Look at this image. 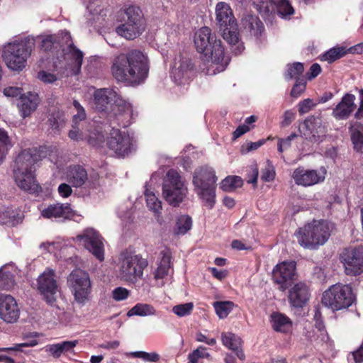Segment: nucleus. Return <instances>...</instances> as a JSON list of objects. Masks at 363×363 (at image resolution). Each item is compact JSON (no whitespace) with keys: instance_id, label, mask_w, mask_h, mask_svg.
Masks as SVG:
<instances>
[{"instance_id":"7c9ffc66","label":"nucleus","mask_w":363,"mask_h":363,"mask_svg":"<svg viewBox=\"0 0 363 363\" xmlns=\"http://www.w3.org/2000/svg\"><path fill=\"white\" fill-rule=\"evenodd\" d=\"M67 180L74 187H81L88 180L86 169L81 166L70 167L67 171Z\"/></svg>"},{"instance_id":"c85d7f7f","label":"nucleus","mask_w":363,"mask_h":363,"mask_svg":"<svg viewBox=\"0 0 363 363\" xmlns=\"http://www.w3.org/2000/svg\"><path fill=\"white\" fill-rule=\"evenodd\" d=\"M145 23L133 24V23L125 22L116 28V32L120 36L127 39L133 40L140 36L145 30Z\"/></svg>"},{"instance_id":"e433bc0d","label":"nucleus","mask_w":363,"mask_h":363,"mask_svg":"<svg viewBox=\"0 0 363 363\" xmlns=\"http://www.w3.org/2000/svg\"><path fill=\"white\" fill-rule=\"evenodd\" d=\"M171 257L167 251H162L158 267L154 273L155 279H162L168 274L170 268Z\"/></svg>"},{"instance_id":"f257e3e1","label":"nucleus","mask_w":363,"mask_h":363,"mask_svg":"<svg viewBox=\"0 0 363 363\" xmlns=\"http://www.w3.org/2000/svg\"><path fill=\"white\" fill-rule=\"evenodd\" d=\"M94 108L99 112L106 113L113 125L125 128L137 117L132 104L113 89H96L94 93Z\"/></svg>"},{"instance_id":"680f3d73","label":"nucleus","mask_w":363,"mask_h":363,"mask_svg":"<svg viewBox=\"0 0 363 363\" xmlns=\"http://www.w3.org/2000/svg\"><path fill=\"white\" fill-rule=\"evenodd\" d=\"M274 177L275 172L274 167L268 163L267 167L262 170L261 179L264 182H270L274 179Z\"/></svg>"},{"instance_id":"f8f14e48","label":"nucleus","mask_w":363,"mask_h":363,"mask_svg":"<svg viewBox=\"0 0 363 363\" xmlns=\"http://www.w3.org/2000/svg\"><path fill=\"white\" fill-rule=\"evenodd\" d=\"M354 300L349 285L336 284L326 290L322 297V303L333 311H339L350 306Z\"/></svg>"},{"instance_id":"20e7f679","label":"nucleus","mask_w":363,"mask_h":363,"mask_svg":"<svg viewBox=\"0 0 363 363\" xmlns=\"http://www.w3.org/2000/svg\"><path fill=\"white\" fill-rule=\"evenodd\" d=\"M36 161L35 149L24 150L16 157L13 169L14 179L17 186L33 194H38L42 191L33 174V165Z\"/></svg>"},{"instance_id":"864d4df0","label":"nucleus","mask_w":363,"mask_h":363,"mask_svg":"<svg viewBox=\"0 0 363 363\" xmlns=\"http://www.w3.org/2000/svg\"><path fill=\"white\" fill-rule=\"evenodd\" d=\"M194 308V304L191 302L185 303L174 306L172 308V312L179 317H183L189 315Z\"/></svg>"},{"instance_id":"e2e57ef3","label":"nucleus","mask_w":363,"mask_h":363,"mask_svg":"<svg viewBox=\"0 0 363 363\" xmlns=\"http://www.w3.org/2000/svg\"><path fill=\"white\" fill-rule=\"evenodd\" d=\"M315 104L311 99H306L298 104V111L300 114H304L310 111Z\"/></svg>"},{"instance_id":"7ed1b4c3","label":"nucleus","mask_w":363,"mask_h":363,"mask_svg":"<svg viewBox=\"0 0 363 363\" xmlns=\"http://www.w3.org/2000/svg\"><path fill=\"white\" fill-rule=\"evenodd\" d=\"M194 43L197 50L203 53L209 63L206 74L213 75L223 72L228 62L225 57L224 48L220 39L211 33V30L206 26L197 30L194 35Z\"/></svg>"},{"instance_id":"c756f323","label":"nucleus","mask_w":363,"mask_h":363,"mask_svg":"<svg viewBox=\"0 0 363 363\" xmlns=\"http://www.w3.org/2000/svg\"><path fill=\"white\" fill-rule=\"evenodd\" d=\"M78 344V340L62 341L56 344L48 345L45 347V351L53 357L59 358L62 354L68 355L74 354V347Z\"/></svg>"},{"instance_id":"f03ea898","label":"nucleus","mask_w":363,"mask_h":363,"mask_svg":"<svg viewBox=\"0 0 363 363\" xmlns=\"http://www.w3.org/2000/svg\"><path fill=\"white\" fill-rule=\"evenodd\" d=\"M111 71L118 82L129 85H138L143 82L147 77V59L138 50L120 53L112 58Z\"/></svg>"},{"instance_id":"79ce46f5","label":"nucleus","mask_w":363,"mask_h":363,"mask_svg":"<svg viewBox=\"0 0 363 363\" xmlns=\"http://www.w3.org/2000/svg\"><path fill=\"white\" fill-rule=\"evenodd\" d=\"M191 218L187 215H182L177 219L174 233L178 235H184L191 228Z\"/></svg>"},{"instance_id":"4468645a","label":"nucleus","mask_w":363,"mask_h":363,"mask_svg":"<svg viewBox=\"0 0 363 363\" xmlns=\"http://www.w3.org/2000/svg\"><path fill=\"white\" fill-rule=\"evenodd\" d=\"M135 140L128 132L113 128L107 139V146L116 157H125L135 149Z\"/></svg>"},{"instance_id":"c03bdc74","label":"nucleus","mask_w":363,"mask_h":363,"mask_svg":"<svg viewBox=\"0 0 363 363\" xmlns=\"http://www.w3.org/2000/svg\"><path fill=\"white\" fill-rule=\"evenodd\" d=\"M242 185V180L238 176H229L224 179L220 185L224 191L230 192Z\"/></svg>"},{"instance_id":"49530a36","label":"nucleus","mask_w":363,"mask_h":363,"mask_svg":"<svg viewBox=\"0 0 363 363\" xmlns=\"http://www.w3.org/2000/svg\"><path fill=\"white\" fill-rule=\"evenodd\" d=\"M347 54V50L345 47H334L326 52L322 57V60L332 63L335 60L342 57Z\"/></svg>"},{"instance_id":"a878e982","label":"nucleus","mask_w":363,"mask_h":363,"mask_svg":"<svg viewBox=\"0 0 363 363\" xmlns=\"http://www.w3.org/2000/svg\"><path fill=\"white\" fill-rule=\"evenodd\" d=\"M40 98L37 93L28 91L21 95L17 103L18 111L23 118L30 116L38 108Z\"/></svg>"},{"instance_id":"2f4dec72","label":"nucleus","mask_w":363,"mask_h":363,"mask_svg":"<svg viewBox=\"0 0 363 363\" xmlns=\"http://www.w3.org/2000/svg\"><path fill=\"white\" fill-rule=\"evenodd\" d=\"M35 43H38L41 50L50 51L58 47L64 46V40L62 38V32L59 35H40L34 38Z\"/></svg>"},{"instance_id":"b1692460","label":"nucleus","mask_w":363,"mask_h":363,"mask_svg":"<svg viewBox=\"0 0 363 363\" xmlns=\"http://www.w3.org/2000/svg\"><path fill=\"white\" fill-rule=\"evenodd\" d=\"M355 100L356 97L354 94H345L333 109V116L337 120L347 119L357 107Z\"/></svg>"},{"instance_id":"423d86ee","label":"nucleus","mask_w":363,"mask_h":363,"mask_svg":"<svg viewBox=\"0 0 363 363\" xmlns=\"http://www.w3.org/2000/svg\"><path fill=\"white\" fill-rule=\"evenodd\" d=\"M217 179L214 169L208 166L197 167L193 173L194 190L209 209L213 208L216 203Z\"/></svg>"},{"instance_id":"0e129e2a","label":"nucleus","mask_w":363,"mask_h":363,"mask_svg":"<svg viewBox=\"0 0 363 363\" xmlns=\"http://www.w3.org/2000/svg\"><path fill=\"white\" fill-rule=\"evenodd\" d=\"M48 122L52 128L58 130L60 129L64 124V120L61 119L59 113L55 115H52L49 119Z\"/></svg>"},{"instance_id":"dca6fc26","label":"nucleus","mask_w":363,"mask_h":363,"mask_svg":"<svg viewBox=\"0 0 363 363\" xmlns=\"http://www.w3.org/2000/svg\"><path fill=\"white\" fill-rule=\"evenodd\" d=\"M296 276V263L294 261L278 263L272 271V279L281 291H285Z\"/></svg>"},{"instance_id":"cd10ccee","label":"nucleus","mask_w":363,"mask_h":363,"mask_svg":"<svg viewBox=\"0 0 363 363\" xmlns=\"http://www.w3.org/2000/svg\"><path fill=\"white\" fill-rule=\"evenodd\" d=\"M221 342L223 346L233 351L240 360L245 359V354L242 349V340L239 336L231 332H223L221 333Z\"/></svg>"},{"instance_id":"4d7b16f0","label":"nucleus","mask_w":363,"mask_h":363,"mask_svg":"<svg viewBox=\"0 0 363 363\" xmlns=\"http://www.w3.org/2000/svg\"><path fill=\"white\" fill-rule=\"evenodd\" d=\"M297 137L296 133H292L286 138H279L278 140L277 149L280 153H282L285 149L289 148L291 145V141Z\"/></svg>"},{"instance_id":"69168bd1","label":"nucleus","mask_w":363,"mask_h":363,"mask_svg":"<svg viewBox=\"0 0 363 363\" xmlns=\"http://www.w3.org/2000/svg\"><path fill=\"white\" fill-rule=\"evenodd\" d=\"M38 78L45 83H52L56 80V77L54 74L45 71L39 72Z\"/></svg>"},{"instance_id":"a19ab883","label":"nucleus","mask_w":363,"mask_h":363,"mask_svg":"<svg viewBox=\"0 0 363 363\" xmlns=\"http://www.w3.org/2000/svg\"><path fill=\"white\" fill-rule=\"evenodd\" d=\"M155 314V309L153 306L147 303H137L127 313L128 317L133 315L147 316Z\"/></svg>"},{"instance_id":"6e6d98bb","label":"nucleus","mask_w":363,"mask_h":363,"mask_svg":"<svg viewBox=\"0 0 363 363\" xmlns=\"http://www.w3.org/2000/svg\"><path fill=\"white\" fill-rule=\"evenodd\" d=\"M253 6L261 15H266L271 11V6L267 0H251Z\"/></svg>"},{"instance_id":"8fccbe9b","label":"nucleus","mask_w":363,"mask_h":363,"mask_svg":"<svg viewBox=\"0 0 363 363\" xmlns=\"http://www.w3.org/2000/svg\"><path fill=\"white\" fill-rule=\"evenodd\" d=\"M210 354L207 352V348L203 346H199L188 356V363H199L200 359L209 358Z\"/></svg>"},{"instance_id":"052dcab7","label":"nucleus","mask_w":363,"mask_h":363,"mask_svg":"<svg viewBox=\"0 0 363 363\" xmlns=\"http://www.w3.org/2000/svg\"><path fill=\"white\" fill-rule=\"evenodd\" d=\"M38 340H32L30 341L25 342L20 344H16L11 347L0 348V351H21L22 347H34L38 345Z\"/></svg>"},{"instance_id":"393cba45","label":"nucleus","mask_w":363,"mask_h":363,"mask_svg":"<svg viewBox=\"0 0 363 363\" xmlns=\"http://www.w3.org/2000/svg\"><path fill=\"white\" fill-rule=\"evenodd\" d=\"M41 216L47 219H67L73 216L68 203H56L48 205L40 210Z\"/></svg>"},{"instance_id":"1a4fd4ad","label":"nucleus","mask_w":363,"mask_h":363,"mask_svg":"<svg viewBox=\"0 0 363 363\" xmlns=\"http://www.w3.org/2000/svg\"><path fill=\"white\" fill-rule=\"evenodd\" d=\"M188 194L185 181L175 170L170 169L164 178L162 188L163 199L174 207L179 206Z\"/></svg>"},{"instance_id":"ea45409f","label":"nucleus","mask_w":363,"mask_h":363,"mask_svg":"<svg viewBox=\"0 0 363 363\" xmlns=\"http://www.w3.org/2000/svg\"><path fill=\"white\" fill-rule=\"evenodd\" d=\"M149 184L145 185V190L144 192L147 206L155 213H159L162 209V203L155 196L154 191L149 188Z\"/></svg>"},{"instance_id":"ddd939ff","label":"nucleus","mask_w":363,"mask_h":363,"mask_svg":"<svg viewBox=\"0 0 363 363\" xmlns=\"http://www.w3.org/2000/svg\"><path fill=\"white\" fill-rule=\"evenodd\" d=\"M67 285L74 301L84 305L89 299L91 293V282L89 274L82 269H74L67 277Z\"/></svg>"},{"instance_id":"72a5a7b5","label":"nucleus","mask_w":363,"mask_h":363,"mask_svg":"<svg viewBox=\"0 0 363 363\" xmlns=\"http://www.w3.org/2000/svg\"><path fill=\"white\" fill-rule=\"evenodd\" d=\"M270 323L272 328L279 333H288L292 327V323L285 315L274 312L270 315Z\"/></svg>"},{"instance_id":"2eb2a0df","label":"nucleus","mask_w":363,"mask_h":363,"mask_svg":"<svg viewBox=\"0 0 363 363\" xmlns=\"http://www.w3.org/2000/svg\"><path fill=\"white\" fill-rule=\"evenodd\" d=\"M37 289L47 303L52 306L55 303L59 286L53 269L47 268L38 276Z\"/></svg>"},{"instance_id":"4be33fe9","label":"nucleus","mask_w":363,"mask_h":363,"mask_svg":"<svg viewBox=\"0 0 363 363\" xmlns=\"http://www.w3.org/2000/svg\"><path fill=\"white\" fill-rule=\"evenodd\" d=\"M299 130L303 137L311 141H318L323 136L325 128L320 124V119L315 117H309L299 126Z\"/></svg>"},{"instance_id":"5fc2aeb1","label":"nucleus","mask_w":363,"mask_h":363,"mask_svg":"<svg viewBox=\"0 0 363 363\" xmlns=\"http://www.w3.org/2000/svg\"><path fill=\"white\" fill-rule=\"evenodd\" d=\"M306 86V81L303 78L296 79V83L293 86L291 96L297 98L305 91Z\"/></svg>"},{"instance_id":"37998d69","label":"nucleus","mask_w":363,"mask_h":363,"mask_svg":"<svg viewBox=\"0 0 363 363\" xmlns=\"http://www.w3.org/2000/svg\"><path fill=\"white\" fill-rule=\"evenodd\" d=\"M269 5L274 4L278 13L282 18H286L294 13V10L288 0H269Z\"/></svg>"},{"instance_id":"39448f33","label":"nucleus","mask_w":363,"mask_h":363,"mask_svg":"<svg viewBox=\"0 0 363 363\" xmlns=\"http://www.w3.org/2000/svg\"><path fill=\"white\" fill-rule=\"evenodd\" d=\"M216 20L223 38L232 45L233 52L236 55L242 52L245 49L240 40L238 23L230 5L225 2H218L215 8Z\"/></svg>"},{"instance_id":"bb28decb","label":"nucleus","mask_w":363,"mask_h":363,"mask_svg":"<svg viewBox=\"0 0 363 363\" xmlns=\"http://www.w3.org/2000/svg\"><path fill=\"white\" fill-rule=\"evenodd\" d=\"M68 136L74 141L86 140L90 145L96 147L101 146L104 142V135L101 133L94 131L86 135L80 129V125H77L76 127L72 125Z\"/></svg>"},{"instance_id":"4c0bfd02","label":"nucleus","mask_w":363,"mask_h":363,"mask_svg":"<svg viewBox=\"0 0 363 363\" xmlns=\"http://www.w3.org/2000/svg\"><path fill=\"white\" fill-rule=\"evenodd\" d=\"M243 23L245 29L255 37L259 36L264 30L263 23L255 16H248Z\"/></svg>"},{"instance_id":"09e8293b","label":"nucleus","mask_w":363,"mask_h":363,"mask_svg":"<svg viewBox=\"0 0 363 363\" xmlns=\"http://www.w3.org/2000/svg\"><path fill=\"white\" fill-rule=\"evenodd\" d=\"M73 106L76 113L72 116V126L76 127L86 120V114L84 107L77 100L73 101Z\"/></svg>"},{"instance_id":"9b49d317","label":"nucleus","mask_w":363,"mask_h":363,"mask_svg":"<svg viewBox=\"0 0 363 363\" xmlns=\"http://www.w3.org/2000/svg\"><path fill=\"white\" fill-rule=\"evenodd\" d=\"M62 38L64 40V46H62V59L58 58L55 62L57 68L69 70L71 74H77L81 69L83 62V53L77 48L72 43L70 33L67 31L62 32Z\"/></svg>"},{"instance_id":"6e6552de","label":"nucleus","mask_w":363,"mask_h":363,"mask_svg":"<svg viewBox=\"0 0 363 363\" xmlns=\"http://www.w3.org/2000/svg\"><path fill=\"white\" fill-rule=\"evenodd\" d=\"M34 37L28 36L20 40L8 43L4 49L3 58L7 67L12 70H22L26 65L35 46Z\"/></svg>"},{"instance_id":"de8ad7c7","label":"nucleus","mask_w":363,"mask_h":363,"mask_svg":"<svg viewBox=\"0 0 363 363\" xmlns=\"http://www.w3.org/2000/svg\"><path fill=\"white\" fill-rule=\"evenodd\" d=\"M12 147V144L4 130L0 128V164L3 162L9 148Z\"/></svg>"},{"instance_id":"412c9836","label":"nucleus","mask_w":363,"mask_h":363,"mask_svg":"<svg viewBox=\"0 0 363 363\" xmlns=\"http://www.w3.org/2000/svg\"><path fill=\"white\" fill-rule=\"evenodd\" d=\"M171 74L175 82L178 84L187 81L192 74L191 60L182 56L175 58Z\"/></svg>"},{"instance_id":"c9c22d12","label":"nucleus","mask_w":363,"mask_h":363,"mask_svg":"<svg viewBox=\"0 0 363 363\" xmlns=\"http://www.w3.org/2000/svg\"><path fill=\"white\" fill-rule=\"evenodd\" d=\"M350 133L354 148L363 152V125L357 122L354 123L350 128Z\"/></svg>"},{"instance_id":"3c124183","label":"nucleus","mask_w":363,"mask_h":363,"mask_svg":"<svg viewBox=\"0 0 363 363\" xmlns=\"http://www.w3.org/2000/svg\"><path fill=\"white\" fill-rule=\"evenodd\" d=\"M130 355L133 357L140 358L145 362L155 363L160 360V356L158 353L147 352L144 351H137L130 353Z\"/></svg>"},{"instance_id":"0eeeda50","label":"nucleus","mask_w":363,"mask_h":363,"mask_svg":"<svg viewBox=\"0 0 363 363\" xmlns=\"http://www.w3.org/2000/svg\"><path fill=\"white\" fill-rule=\"evenodd\" d=\"M330 224L325 220H313L299 228L294 235L303 248L315 250L324 245L330 235Z\"/></svg>"},{"instance_id":"f3484780","label":"nucleus","mask_w":363,"mask_h":363,"mask_svg":"<svg viewBox=\"0 0 363 363\" xmlns=\"http://www.w3.org/2000/svg\"><path fill=\"white\" fill-rule=\"evenodd\" d=\"M77 240L91 252L99 261L104 259V245L103 238L93 228H86L76 238Z\"/></svg>"},{"instance_id":"473e14b6","label":"nucleus","mask_w":363,"mask_h":363,"mask_svg":"<svg viewBox=\"0 0 363 363\" xmlns=\"http://www.w3.org/2000/svg\"><path fill=\"white\" fill-rule=\"evenodd\" d=\"M123 18L125 22H132L133 24L145 23L143 13L140 8L134 4L124 5L121 9Z\"/></svg>"},{"instance_id":"a18cd8bd","label":"nucleus","mask_w":363,"mask_h":363,"mask_svg":"<svg viewBox=\"0 0 363 363\" xmlns=\"http://www.w3.org/2000/svg\"><path fill=\"white\" fill-rule=\"evenodd\" d=\"M235 304L232 301H217L213 303L216 313L221 318H225L233 311Z\"/></svg>"},{"instance_id":"58836bf2","label":"nucleus","mask_w":363,"mask_h":363,"mask_svg":"<svg viewBox=\"0 0 363 363\" xmlns=\"http://www.w3.org/2000/svg\"><path fill=\"white\" fill-rule=\"evenodd\" d=\"M88 4L86 9L89 14L92 16L90 20L94 22L104 19V16H106V11L104 9L101 4V0H87Z\"/></svg>"},{"instance_id":"338daca9","label":"nucleus","mask_w":363,"mask_h":363,"mask_svg":"<svg viewBox=\"0 0 363 363\" xmlns=\"http://www.w3.org/2000/svg\"><path fill=\"white\" fill-rule=\"evenodd\" d=\"M295 118V113L291 111H286L284 113L283 121L281 122V127L289 125Z\"/></svg>"},{"instance_id":"603ef678","label":"nucleus","mask_w":363,"mask_h":363,"mask_svg":"<svg viewBox=\"0 0 363 363\" xmlns=\"http://www.w3.org/2000/svg\"><path fill=\"white\" fill-rule=\"evenodd\" d=\"M303 72V65L301 62H295L291 65H289L286 78L291 79L292 78H301L300 75Z\"/></svg>"},{"instance_id":"774afa93","label":"nucleus","mask_w":363,"mask_h":363,"mask_svg":"<svg viewBox=\"0 0 363 363\" xmlns=\"http://www.w3.org/2000/svg\"><path fill=\"white\" fill-rule=\"evenodd\" d=\"M58 192L62 197L67 198L71 195L72 189L69 184L63 183L58 186Z\"/></svg>"},{"instance_id":"aec40b11","label":"nucleus","mask_w":363,"mask_h":363,"mask_svg":"<svg viewBox=\"0 0 363 363\" xmlns=\"http://www.w3.org/2000/svg\"><path fill=\"white\" fill-rule=\"evenodd\" d=\"M20 315L16 299L11 295L0 294V318L8 323L18 320Z\"/></svg>"},{"instance_id":"9d476101","label":"nucleus","mask_w":363,"mask_h":363,"mask_svg":"<svg viewBox=\"0 0 363 363\" xmlns=\"http://www.w3.org/2000/svg\"><path fill=\"white\" fill-rule=\"evenodd\" d=\"M147 266L146 259L141 256L123 252L119 257L118 276L121 280L135 283L142 278L143 270Z\"/></svg>"},{"instance_id":"a211bd4d","label":"nucleus","mask_w":363,"mask_h":363,"mask_svg":"<svg viewBox=\"0 0 363 363\" xmlns=\"http://www.w3.org/2000/svg\"><path fill=\"white\" fill-rule=\"evenodd\" d=\"M340 260L347 275H357L363 272V247L345 249L340 255Z\"/></svg>"},{"instance_id":"5701e85b","label":"nucleus","mask_w":363,"mask_h":363,"mask_svg":"<svg viewBox=\"0 0 363 363\" xmlns=\"http://www.w3.org/2000/svg\"><path fill=\"white\" fill-rule=\"evenodd\" d=\"M310 290L306 283L300 281L289 290L288 299L291 306L302 308L309 300Z\"/></svg>"},{"instance_id":"13d9d810","label":"nucleus","mask_w":363,"mask_h":363,"mask_svg":"<svg viewBox=\"0 0 363 363\" xmlns=\"http://www.w3.org/2000/svg\"><path fill=\"white\" fill-rule=\"evenodd\" d=\"M130 295V291L123 287H117L112 291V297L116 301L125 300Z\"/></svg>"},{"instance_id":"bf43d9fd","label":"nucleus","mask_w":363,"mask_h":363,"mask_svg":"<svg viewBox=\"0 0 363 363\" xmlns=\"http://www.w3.org/2000/svg\"><path fill=\"white\" fill-rule=\"evenodd\" d=\"M3 94L8 98H14L23 95V89L21 87L16 86H9L4 89Z\"/></svg>"},{"instance_id":"6ab92c4d","label":"nucleus","mask_w":363,"mask_h":363,"mask_svg":"<svg viewBox=\"0 0 363 363\" xmlns=\"http://www.w3.org/2000/svg\"><path fill=\"white\" fill-rule=\"evenodd\" d=\"M327 170L324 167L319 169H306L298 167L294 172L292 177L297 185L311 186L325 180Z\"/></svg>"},{"instance_id":"f704fd0d","label":"nucleus","mask_w":363,"mask_h":363,"mask_svg":"<svg viewBox=\"0 0 363 363\" xmlns=\"http://www.w3.org/2000/svg\"><path fill=\"white\" fill-rule=\"evenodd\" d=\"M15 284L14 268L12 265H4L0 269V289L9 290Z\"/></svg>"}]
</instances>
